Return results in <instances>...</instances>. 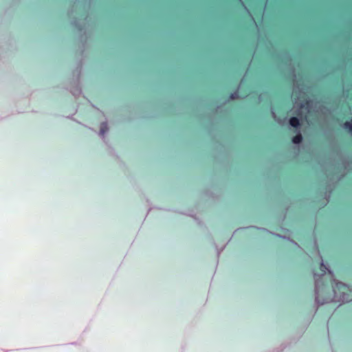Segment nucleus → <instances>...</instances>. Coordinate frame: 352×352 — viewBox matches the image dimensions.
Returning <instances> with one entry per match:
<instances>
[{
    "label": "nucleus",
    "mask_w": 352,
    "mask_h": 352,
    "mask_svg": "<svg viewBox=\"0 0 352 352\" xmlns=\"http://www.w3.org/2000/svg\"><path fill=\"white\" fill-rule=\"evenodd\" d=\"M320 270L322 272V275H324L327 271H328L329 274H331V272L327 268L322 262L320 263Z\"/></svg>",
    "instance_id": "nucleus-5"
},
{
    "label": "nucleus",
    "mask_w": 352,
    "mask_h": 352,
    "mask_svg": "<svg viewBox=\"0 0 352 352\" xmlns=\"http://www.w3.org/2000/svg\"><path fill=\"white\" fill-rule=\"evenodd\" d=\"M289 124L294 128H298L300 126L299 120L296 117H292L289 119Z\"/></svg>",
    "instance_id": "nucleus-2"
},
{
    "label": "nucleus",
    "mask_w": 352,
    "mask_h": 352,
    "mask_svg": "<svg viewBox=\"0 0 352 352\" xmlns=\"http://www.w3.org/2000/svg\"><path fill=\"white\" fill-rule=\"evenodd\" d=\"M336 289H338L339 291H342V300H347V298H345V295H346V292H348L349 291V287L344 284V283H336V286H335V288H334V293L336 294Z\"/></svg>",
    "instance_id": "nucleus-1"
},
{
    "label": "nucleus",
    "mask_w": 352,
    "mask_h": 352,
    "mask_svg": "<svg viewBox=\"0 0 352 352\" xmlns=\"http://www.w3.org/2000/svg\"><path fill=\"white\" fill-rule=\"evenodd\" d=\"M302 140V135L298 133V134H296L293 138H292V142L294 143V144H300Z\"/></svg>",
    "instance_id": "nucleus-3"
},
{
    "label": "nucleus",
    "mask_w": 352,
    "mask_h": 352,
    "mask_svg": "<svg viewBox=\"0 0 352 352\" xmlns=\"http://www.w3.org/2000/svg\"><path fill=\"white\" fill-rule=\"evenodd\" d=\"M107 130H108V127H107V123H102L100 126V134L102 135H103Z\"/></svg>",
    "instance_id": "nucleus-4"
},
{
    "label": "nucleus",
    "mask_w": 352,
    "mask_h": 352,
    "mask_svg": "<svg viewBox=\"0 0 352 352\" xmlns=\"http://www.w3.org/2000/svg\"><path fill=\"white\" fill-rule=\"evenodd\" d=\"M303 106H304V105H303L302 104H301L300 107V108H302V107H303Z\"/></svg>",
    "instance_id": "nucleus-7"
},
{
    "label": "nucleus",
    "mask_w": 352,
    "mask_h": 352,
    "mask_svg": "<svg viewBox=\"0 0 352 352\" xmlns=\"http://www.w3.org/2000/svg\"><path fill=\"white\" fill-rule=\"evenodd\" d=\"M236 96H237V94H236V93L231 94V95H230V98L231 99H234V98H236Z\"/></svg>",
    "instance_id": "nucleus-6"
}]
</instances>
